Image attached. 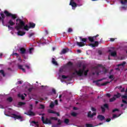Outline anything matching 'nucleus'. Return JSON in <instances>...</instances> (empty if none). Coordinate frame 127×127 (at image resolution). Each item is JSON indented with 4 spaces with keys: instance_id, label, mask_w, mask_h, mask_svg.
<instances>
[{
    "instance_id": "nucleus-1",
    "label": "nucleus",
    "mask_w": 127,
    "mask_h": 127,
    "mask_svg": "<svg viewBox=\"0 0 127 127\" xmlns=\"http://www.w3.org/2000/svg\"><path fill=\"white\" fill-rule=\"evenodd\" d=\"M16 21L17 22L19 21V23L17 24L16 23V26H15V29L18 31L17 35L20 36H23L25 34V32L20 31V29H24V30L28 31L30 28H29V26H28L27 25H25V23L20 19H16Z\"/></svg>"
},
{
    "instance_id": "nucleus-2",
    "label": "nucleus",
    "mask_w": 127,
    "mask_h": 127,
    "mask_svg": "<svg viewBox=\"0 0 127 127\" xmlns=\"http://www.w3.org/2000/svg\"><path fill=\"white\" fill-rule=\"evenodd\" d=\"M85 69H86V66L83 65L82 69L80 68L78 71H75L76 75L79 77H82L83 75L87 76V75H88V72H89V69L85 70Z\"/></svg>"
},
{
    "instance_id": "nucleus-3",
    "label": "nucleus",
    "mask_w": 127,
    "mask_h": 127,
    "mask_svg": "<svg viewBox=\"0 0 127 127\" xmlns=\"http://www.w3.org/2000/svg\"><path fill=\"white\" fill-rule=\"evenodd\" d=\"M3 13L7 17H11L12 18V19H16L17 17L16 14L9 13V12H8L7 10H4Z\"/></svg>"
},
{
    "instance_id": "nucleus-4",
    "label": "nucleus",
    "mask_w": 127,
    "mask_h": 127,
    "mask_svg": "<svg viewBox=\"0 0 127 127\" xmlns=\"http://www.w3.org/2000/svg\"><path fill=\"white\" fill-rule=\"evenodd\" d=\"M106 78H103L102 79H99L96 81H94L93 83H96L97 86H106V85H108V84H109L110 82L106 81L103 83H102L101 85L100 84V83L99 82H101V81H103V80H105Z\"/></svg>"
},
{
    "instance_id": "nucleus-5",
    "label": "nucleus",
    "mask_w": 127,
    "mask_h": 127,
    "mask_svg": "<svg viewBox=\"0 0 127 127\" xmlns=\"http://www.w3.org/2000/svg\"><path fill=\"white\" fill-rule=\"evenodd\" d=\"M42 122H43V124L45 125H51L52 122L51 120H49L48 118H44V117H42Z\"/></svg>"
},
{
    "instance_id": "nucleus-6",
    "label": "nucleus",
    "mask_w": 127,
    "mask_h": 127,
    "mask_svg": "<svg viewBox=\"0 0 127 127\" xmlns=\"http://www.w3.org/2000/svg\"><path fill=\"white\" fill-rule=\"evenodd\" d=\"M12 118H13V119H15V120H19L20 122L23 121V119L22 118V117H21L20 115H17L15 114H12L11 115Z\"/></svg>"
},
{
    "instance_id": "nucleus-7",
    "label": "nucleus",
    "mask_w": 127,
    "mask_h": 127,
    "mask_svg": "<svg viewBox=\"0 0 127 127\" xmlns=\"http://www.w3.org/2000/svg\"><path fill=\"white\" fill-rule=\"evenodd\" d=\"M0 15V22L1 21L2 25H4V18H5V15H4V13L2 12H1Z\"/></svg>"
},
{
    "instance_id": "nucleus-8",
    "label": "nucleus",
    "mask_w": 127,
    "mask_h": 127,
    "mask_svg": "<svg viewBox=\"0 0 127 127\" xmlns=\"http://www.w3.org/2000/svg\"><path fill=\"white\" fill-rule=\"evenodd\" d=\"M8 24H9L7 26V27L9 28V29H12V27L10 26L14 25V24H15V23H14L13 21H12V19H10L8 22Z\"/></svg>"
},
{
    "instance_id": "nucleus-9",
    "label": "nucleus",
    "mask_w": 127,
    "mask_h": 127,
    "mask_svg": "<svg viewBox=\"0 0 127 127\" xmlns=\"http://www.w3.org/2000/svg\"><path fill=\"white\" fill-rule=\"evenodd\" d=\"M105 108L107 109V110H109V104H104L103 105V106L101 107L102 113H105V112H106V109Z\"/></svg>"
},
{
    "instance_id": "nucleus-10",
    "label": "nucleus",
    "mask_w": 127,
    "mask_h": 127,
    "mask_svg": "<svg viewBox=\"0 0 127 127\" xmlns=\"http://www.w3.org/2000/svg\"><path fill=\"white\" fill-rule=\"evenodd\" d=\"M20 53L22 55L23 57H25V56H24V54L26 53V49L24 48H19Z\"/></svg>"
},
{
    "instance_id": "nucleus-11",
    "label": "nucleus",
    "mask_w": 127,
    "mask_h": 127,
    "mask_svg": "<svg viewBox=\"0 0 127 127\" xmlns=\"http://www.w3.org/2000/svg\"><path fill=\"white\" fill-rule=\"evenodd\" d=\"M74 0H70V3H69V5H71L72 7V9H75V8H76V7H77V3L75 2H74V1H73Z\"/></svg>"
},
{
    "instance_id": "nucleus-12",
    "label": "nucleus",
    "mask_w": 127,
    "mask_h": 127,
    "mask_svg": "<svg viewBox=\"0 0 127 127\" xmlns=\"http://www.w3.org/2000/svg\"><path fill=\"white\" fill-rule=\"evenodd\" d=\"M89 46H91V47H98L99 46V42L95 41V43H91L89 44Z\"/></svg>"
},
{
    "instance_id": "nucleus-13",
    "label": "nucleus",
    "mask_w": 127,
    "mask_h": 127,
    "mask_svg": "<svg viewBox=\"0 0 127 127\" xmlns=\"http://www.w3.org/2000/svg\"><path fill=\"white\" fill-rule=\"evenodd\" d=\"M92 112L91 111H89L88 113L87 116L88 118H93L94 116H96L97 115V113L96 112H93L92 114H91Z\"/></svg>"
},
{
    "instance_id": "nucleus-14",
    "label": "nucleus",
    "mask_w": 127,
    "mask_h": 127,
    "mask_svg": "<svg viewBox=\"0 0 127 127\" xmlns=\"http://www.w3.org/2000/svg\"><path fill=\"white\" fill-rule=\"evenodd\" d=\"M76 44L79 47H83V46H85V45H86V43L83 42H76Z\"/></svg>"
},
{
    "instance_id": "nucleus-15",
    "label": "nucleus",
    "mask_w": 127,
    "mask_h": 127,
    "mask_svg": "<svg viewBox=\"0 0 127 127\" xmlns=\"http://www.w3.org/2000/svg\"><path fill=\"white\" fill-rule=\"evenodd\" d=\"M97 118L98 120H99V121H101V122H103V121L105 120V116L101 115H99L97 116Z\"/></svg>"
},
{
    "instance_id": "nucleus-16",
    "label": "nucleus",
    "mask_w": 127,
    "mask_h": 127,
    "mask_svg": "<svg viewBox=\"0 0 127 127\" xmlns=\"http://www.w3.org/2000/svg\"><path fill=\"white\" fill-rule=\"evenodd\" d=\"M25 114L27 116H35V114L31 110H29L27 113H25Z\"/></svg>"
},
{
    "instance_id": "nucleus-17",
    "label": "nucleus",
    "mask_w": 127,
    "mask_h": 127,
    "mask_svg": "<svg viewBox=\"0 0 127 127\" xmlns=\"http://www.w3.org/2000/svg\"><path fill=\"white\" fill-rule=\"evenodd\" d=\"M68 51H69V50L68 49H64L63 50H62V51L60 53V55H62L63 54H66V53H67Z\"/></svg>"
},
{
    "instance_id": "nucleus-18",
    "label": "nucleus",
    "mask_w": 127,
    "mask_h": 127,
    "mask_svg": "<svg viewBox=\"0 0 127 127\" xmlns=\"http://www.w3.org/2000/svg\"><path fill=\"white\" fill-rule=\"evenodd\" d=\"M29 25L30 28H34L35 27V26L36 25V24H35V23H34L33 22H30L29 23Z\"/></svg>"
},
{
    "instance_id": "nucleus-19",
    "label": "nucleus",
    "mask_w": 127,
    "mask_h": 127,
    "mask_svg": "<svg viewBox=\"0 0 127 127\" xmlns=\"http://www.w3.org/2000/svg\"><path fill=\"white\" fill-rule=\"evenodd\" d=\"M0 75L2 76V77H5L6 73H5L4 70L1 69L0 70Z\"/></svg>"
},
{
    "instance_id": "nucleus-20",
    "label": "nucleus",
    "mask_w": 127,
    "mask_h": 127,
    "mask_svg": "<svg viewBox=\"0 0 127 127\" xmlns=\"http://www.w3.org/2000/svg\"><path fill=\"white\" fill-rule=\"evenodd\" d=\"M52 63L53 64H54V65H56V66L58 65V63L56 61H55V59L54 58H52Z\"/></svg>"
},
{
    "instance_id": "nucleus-21",
    "label": "nucleus",
    "mask_w": 127,
    "mask_h": 127,
    "mask_svg": "<svg viewBox=\"0 0 127 127\" xmlns=\"http://www.w3.org/2000/svg\"><path fill=\"white\" fill-rule=\"evenodd\" d=\"M96 37H88V40L90 41V42L93 43L94 42V38H95Z\"/></svg>"
},
{
    "instance_id": "nucleus-22",
    "label": "nucleus",
    "mask_w": 127,
    "mask_h": 127,
    "mask_svg": "<svg viewBox=\"0 0 127 127\" xmlns=\"http://www.w3.org/2000/svg\"><path fill=\"white\" fill-rule=\"evenodd\" d=\"M79 39L82 41L81 42H83V43H86L87 40V38H82L81 37H80Z\"/></svg>"
},
{
    "instance_id": "nucleus-23",
    "label": "nucleus",
    "mask_w": 127,
    "mask_h": 127,
    "mask_svg": "<svg viewBox=\"0 0 127 127\" xmlns=\"http://www.w3.org/2000/svg\"><path fill=\"white\" fill-rule=\"evenodd\" d=\"M32 124H34L35 126H36L35 127H39V125L38 124V122H35V121H32Z\"/></svg>"
},
{
    "instance_id": "nucleus-24",
    "label": "nucleus",
    "mask_w": 127,
    "mask_h": 127,
    "mask_svg": "<svg viewBox=\"0 0 127 127\" xmlns=\"http://www.w3.org/2000/svg\"><path fill=\"white\" fill-rule=\"evenodd\" d=\"M121 93H117V94H115L114 95L115 98H116L117 99H119V98H121Z\"/></svg>"
},
{
    "instance_id": "nucleus-25",
    "label": "nucleus",
    "mask_w": 127,
    "mask_h": 127,
    "mask_svg": "<svg viewBox=\"0 0 127 127\" xmlns=\"http://www.w3.org/2000/svg\"><path fill=\"white\" fill-rule=\"evenodd\" d=\"M110 55H111V56H112L113 57H116V56H117V52H112L111 53Z\"/></svg>"
},
{
    "instance_id": "nucleus-26",
    "label": "nucleus",
    "mask_w": 127,
    "mask_h": 127,
    "mask_svg": "<svg viewBox=\"0 0 127 127\" xmlns=\"http://www.w3.org/2000/svg\"><path fill=\"white\" fill-rule=\"evenodd\" d=\"M70 122V120L68 119H65L64 120V123L65 125H68L69 123Z\"/></svg>"
},
{
    "instance_id": "nucleus-27",
    "label": "nucleus",
    "mask_w": 127,
    "mask_h": 127,
    "mask_svg": "<svg viewBox=\"0 0 127 127\" xmlns=\"http://www.w3.org/2000/svg\"><path fill=\"white\" fill-rule=\"evenodd\" d=\"M6 100L9 103H11V102H12V101L13 100V99H12V97H9L7 98Z\"/></svg>"
},
{
    "instance_id": "nucleus-28",
    "label": "nucleus",
    "mask_w": 127,
    "mask_h": 127,
    "mask_svg": "<svg viewBox=\"0 0 127 127\" xmlns=\"http://www.w3.org/2000/svg\"><path fill=\"white\" fill-rule=\"evenodd\" d=\"M48 113H49V114H56V112H55V111H53L51 109H49L48 110Z\"/></svg>"
},
{
    "instance_id": "nucleus-29",
    "label": "nucleus",
    "mask_w": 127,
    "mask_h": 127,
    "mask_svg": "<svg viewBox=\"0 0 127 127\" xmlns=\"http://www.w3.org/2000/svg\"><path fill=\"white\" fill-rule=\"evenodd\" d=\"M18 97L21 98V100H24L25 99V97L23 95L18 94Z\"/></svg>"
},
{
    "instance_id": "nucleus-30",
    "label": "nucleus",
    "mask_w": 127,
    "mask_h": 127,
    "mask_svg": "<svg viewBox=\"0 0 127 127\" xmlns=\"http://www.w3.org/2000/svg\"><path fill=\"white\" fill-rule=\"evenodd\" d=\"M116 100H117V99L116 98V97H115V96H113V98H111L110 100H109V101L110 102H114V101H116Z\"/></svg>"
},
{
    "instance_id": "nucleus-31",
    "label": "nucleus",
    "mask_w": 127,
    "mask_h": 127,
    "mask_svg": "<svg viewBox=\"0 0 127 127\" xmlns=\"http://www.w3.org/2000/svg\"><path fill=\"white\" fill-rule=\"evenodd\" d=\"M18 106H24L25 102H19L18 104Z\"/></svg>"
},
{
    "instance_id": "nucleus-32",
    "label": "nucleus",
    "mask_w": 127,
    "mask_h": 127,
    "mask_svg": "<svg viewBox=\"0 0 127 127\" xmlns=\"http://www.w3.org/2000/svg\"><path fill=\"white\" fill-rule=\"evenodd\" d=\"M127 64V63L126 62H124L123 63L119 64L118 65V67H120V66H125Z\"/></svg>"
},
{
    "instance_id": "nucleus-33",
    "label": "nucleus",
    "mask_w": 127,
    "mask_h": 127,
    "mask_svg": "<svg viewBox=\"0 0 127 127\" xmlns=\"http://www.w3.org/2000/svg\"><path fill=\"white\" fill-rule=\"evenodd\" d=\"M103 71L104 73H105V74H106V73L108 72V70L107 69H106V67L104 66L103 67Z\"/></svg>"
},
{
    "instance_id": "nucleus-34",
    "label": "nucleus",
    "mask_w": 127,
    "mask_h": 127,
    "mask_svg": "<svg viewBox=\"0 0 127 127\" xmlns=\"http://www.w3.org/2000/svg\"><path fill=\"white\" fill-rule=\"evenodd\" d=\"M121 3H122V4H126V3H127V0H124V1L122 0L121 1Z\"/></svg>"
},
{
    "instance_id": "nucleus-35",
    "label": "nucleus",
    "mask_w": 127,
    "mask_h": 127,
    "mask_svg": "<svg viewBox=\"0 0 127 127\" xmlns=\"http://www.w3.org/2000/svg\"><path fill=\"white\" fill-rule=\"evenodd\" d=\"M109 78L112 80V81H114L115 80V78H114V75H111L109 76Z\"/></svg>"
},
{
    "instance_id": "nucleus-36",
    "label": "nucleus",
    "mask_w": 127,
    "mask_h": 127,
    "mask_svg": "<svg viewBox=\"0 0 127 127\" xmlns=\"http://www.w3.org/2000/svg\"><path fill=\"white\" fill-rule=\"evenodd\" d=\"M86 127H94V126H93V125L90 124H86Z\"/></svg>"
},
{
    "instance_id": "nucleus-37",
    "label": "nucleus",
    "mask_w": 127,
    "mask_h": 127,
    "mask_svg": "<svg viewBox=\"0 0 127 127\" xmlns=\"http://www.w3.org/2000/svg\"><path fill=\"white\" fill-rule=\"evenodd\" d=\"M54 106H55V104H54L53 102H51L50 105V107L52 108H54Z\"/></svg>"
},
{
    "instance_id": "nucleus-38",
    "label": "nucleus",
    "mask_w": 127,
    "mask_h": 127,
    "mask_svg": "<svg viewBox=\"0 0 127 127\" xmlns=\"http://www.w3.org/2000/svg\"><path fill=\"white\" fill-rule=\"evenodd\" d=\"M71 115L72 117H76L77 116V113H75V112H72L71 113Z\"/></svg>"
},
{
    "instance_id": "nucleus-39",
    "label": "nucleus",
    "mask_w": 127,
    "mask_h": 127,
    "mask_svg": "<svg viewBox=\"0 0 127 127\" xmlns=\"http://www.w3.org/2000/svg\"><path fill=\"white\" fill-rule=\"evenodd\" d=\"M22 67V65L18 64V69H20V70H21L23 68Z\"/></svg>"
},
{
    "instance_id": "nucleus-40",
    "label": "nucleus",
    "mask_w": 127,
    "mask_h": 127,
    "mask_svg": "<svg viewBox=\"0 0 127 127\" xmlns=\"http://www.w3.org/2000/svg\"><path fill=\"white\" fill-rule=\"evenodd\" d=\"M72 31H73V29L71 28H69L67 31V32L68 33H70V32H72Z\"/></svg>"
},
{
    "instance_id": "nucleus-41",
    "label": "nucleus",
    "mask_w": 127,
    "mask_h": 127,
    "mask_svg": "<svg viewBox=\"0 0 127 127\" xmlns=\"http://www.w3.org/2000/svg\"><path fill=\"white\" fill-rule=\"evenodd\" d=\"M62 123H61V121L60 120V119H59L58 120V123H57V125L58 126H60V125H61Z\"/></svg>"
},
{
    "instance_id": "nucleus-42",
    "label": "nucleus",
    "mask_w": 127,
    "mask_h": 127,
    "mask_svg": "<svg viewBox=\"0 0 127 127\" xmlns=\"http://www.w3.org/2000/svg\"><path fill=\"white\" fill-rule=\"evenodd\" d=\"M51 120H54V121H58V118L56 117H51Z\"/></svg>"
},
{
    "instance_id": "nucleus-43",
    "label": "nucleus",
    "mask_w": 127,
    "mask_h": 127,
    "mask_svg": "<svg viewBox=\"0 0 127 127\" xmlns=\"http://www.w3.org/2000/svg\"><path fill=\"white\" fill-rule=\"evenodd\" d=\"M34 34H35L34 33H30L29 35V38H30L32 36H33V35H34Z\"/></svg>"
},
{
    "instance_id": "nucleus-44",
    "label": "nucleus",
    "mask_w": 127,
    "mask_h": 127,
    "mask_svg": "<svg viewBox=\"0 0 127 127\" xmlns=\"http://www.w3.org/2000/svg\"><path fill=\"white\" fill-rule=\"evenodd\" d=\"M68 66H72L73 65V63L71 62H69L67 63Z\"/></svg>"
},
{
    "instance_id": "nucleus-45",
    "label": "nucleus",
    "mask_w": 127,
    "mask_h": 127,
    "mask_svg": "<svg viewBox=\"0 0 127 127\" xmlns=\"http://www.w3.org/2000/svg\"><path fill=\"white\" fill-rule=\"evenodd\" d=\"M120 111L119 109L116 108L112 111V113H115V112H119Z\"/></svg>"
},
{
    "instance_id": "nucleus-46",
    "label": "nucleus",
    "mask_w": 127,
    "mask_h": 127,
    "mask_svg": "<svg viewBox=\"0 0 127 127\" xmlns=\"http://www.w3.org/2000/svg\"><path fill=\"white\" fill-rule=\"evenodd\" d=\"M62 78L63 79H67V78H68V76H66L65 75H63L62 76Z\"/></svg>"
},
{
    "instance_id": "nucleus-47",
    "label": "nucleus",
    "mask_w": 127,
    "mask_h": 127,
    "mask_svg": "<svg viewBox=\"0 0 127 127\" xmlns=\"http://www.w3.org/2000/svg\"><path fill=\"white\" fill-rule=\"evenodd\" d=\"M40 106L41 107V109H45V106L44 105L40 104Z\"/></svg>"
},
{
    "instance_id": "nucleus-48",
    "label": "nucleus",
    "mask_w": 127,
    "mask_h": 127,
    "mask_svg": "<svg viewBox=\"0 0 127 127\" xmlns=\"http://www.w3.org/2000/svg\"><path fill=\"white\" fill-rule=\"evenodd\" d=\"M32 50H33V48H31L29 49V53L31 54L32 53Z\"/></svg>"
},
{
    "instance_id": "nucleus-49",
    "label": "nucleus",
    "mask_w": 127,
    "mask_h": 127,
    "mask_svg": "<svg viewBox=\"0 0 127 127\" xmlns=\"http://www.w3.org/2000/svg\"><path fill=\"white\" fill-rule=\"evenodd\" d=\"M91 111H92V112H96L97 109L94 107H91Z\"/></svg>"
},
{
    "instance_id": "nucleus-50",
    "label": "nucleus",
    "mask_w": 127,
    "mask_h": 127,
    "mask_svg": "<svg viewBox=\"0 0 127 127\" xmlns=\"http://www.w3.org/2000/svg\"><path fill=\"white\" fill-rule=\"evenodd\" d=\"M123 88V86H122V85H121V86H117L116 87V89H119V90L120 89H122Z\"/></svg>"
},
{
    "instance_id": "nucleus-51",
    "label": "nucleus",
    "mask_w": 127,
    "mask_h": 127,
    "mask_svg": "<svg viewBox=\"0 0 127 127\" xmlns=\"http://www.w3.org/2000/svg\"><path fill=\"white\" fill-rule=\"evenodd\" d=\"M93 37H95V38H94V40L95 41V40H96L97 37H99V34H97V35H96V36H93Z\"/></svg>"
},
{
    "instance_id": "nucleus-52",
    "label": "nucleus",
    "mask_w": 127,
    "mask_h": 127,
    "mask_svg": "<svg viewBox=\"0 0 127 127\" xmlns=\"http://www.w3.org/2000/svg\"><path fill=\"white\" fill-rule=\"evenodd\" d=\"M119 116H118V115H116V114H114L113 116V119H116V118H118Z\"/></svg>"
},
{
    "instance_id": "nucleus-53",
    "label": "nucleus",
    "mask_w": 127,
    "mask_h": 127,
    "mask_svg": "<svg viewBox=\"0 0 127 127\" xmlns=\"http://www.w3.org/2000/svg\"><path fill=\"white\" fill-rule=\"evenodd\" d=\"M25 67H26V68H27V69H30V66H29V65H28L27 64H25Z\"/></svg>"
},
{
    "instance_id": "nucleus-54",
    "label": "nucleus",
    "mask_w": 127,
    "mask_h": 127,
    "mask_svg": "<svg viewBox=\"0 0 127 127\" xmlns=\"http://www.w3.org/2000/svg\"><path fill=\"white\" fill-rule=\"evenodd\" d=\"M30 111H32V109H33V108H32V107H33V105H32V104H31L30 105Z\"/></svg>"
},
{
    "instance_id": "nucleus-55",
    "label": "nucleus",
    "mask_w": 127,
    "mask_h": 127,
    "mask_svg": "<svg viewBox=\"0 0 127 127\" xmlns=\"http://www.w3.org/2000/svg\"><path fill=\"white\" fill-rule=\"evenodd\" d=\"M52 92L54 94H56V90L55 89H52Z\"/></svg>"
},
{
    "instance_id": "nucleus-56",
    "label": "nucleus",
    "mask_w": 127,
    "mask_h": 127,
    "mask_svg": "<svg viewBox=\"0 0 127 127\" xmlns=\"http://www.w3.org/2000/svg\"><path fill=\"white\" fill-rule=\"evenodd\" d=\"M55 105H58V100H56L55 101Z\"/></svg>"
},
{
    "instance_id": "nucleus-57",
    "label": "nucleus",
    "mask_w": 127,
    "mask_h": 127,
    "mask_svg": "<svg viewBox=\"0 0 127 127\" xmlns=\"http://www.w3.org/2000/svg\"><path fill=\"white\" fill-rule=\"evenodd\" d=\"M122 98H123V99H127V95H123L122 96Z\"/></svg>"
},
{
    "instance_id": "nucleus-58",
    "label": "nucleus",
    "mask_w": 127,
    "mask_h": 127,
    "mask_svg": "<svg viewBox=\"0 0 127 127\" xmlns=\"http://www.w3.org/2000/svg\"><path fill=\"white\" fill-rule=\"evenodd\" d=\"M28 91L30 92H31L32 91V88H28Z\"/></svg>"
},
{
    "instance_id": "nucleus-59",
    "label": "nucleus",
    "mask_w": 127,
    "mask_h": 127,
    "mask_svg": "<svg viewBox=\"0 0 127 127\" xmlns=\"http://www.w3.org/2000/svg\"><path fill=\"white\" fill-rule=\"evenodd\" d=\"M63 71H64L63 67H61V68L60 69V72H63Z\"/></svg>"
},
{
    "instance_id": "nucleus-60",
    "label": "nucleus",
    "mask_w": 127,
    "mask_h": 127,
    "mask_svg": "<svg viewBox=\"0 0 127 127\" xmlns=\"http://www.w3.org/2000/svg\"><path fill=\"white\" fill-rule=\"evenodd\" d=\"M106 122H107V123H109V122H111V119H110V118L107 119L106 120Z\"/></svg>"
},
{
    "instance_id": "nucleus-61",
    "label": "nucleus",
    "mask_w": 127,
    "mask_h": 127,
    "mask_svg": "<svg viewBox=\"0 0 127 127\" xmlns=\"http://www.w3.org/2000/svg\"><path fill=\"white\" fill-rule=\"evenodd\" d=\"M121 93H124V92H125V88H123L121 90Z\"/></svg>"
},
{
    "instance_id": "nucleus-62",
    "label": "nucleus",
    "mask_w": 127,
    "mask_h": 127,
    "mask_svg": "<svg viewBox=\"0 0 127 127\" xmlns=\"http://www.w3.org/2000/svg\"><path fill=\"white\" fill-rule=\"evenodd\" d=\"M98 54L99 55H102V51H98Z\"/></svg>"
},
{
    "instance_id": "nucleus-63",
    "label": "nucleus",
    "mask_w": 127,
    "mask_h": 127,
    "mask_svg": "<svg viewBox=\"0 0 127 127\" xmlns=\"http://www.w3.org/2000/svg\"><path fill=\"white\" fill-rule=\"evenodd\" d=\"M123 103H124V104H127V101L125 100H122Z\"/></svg>"
},
{
    "instance_id": "nucleus-64",
    "label": "nucleus",
    "mask_w": 127,
    "mask_h": 127,
    "mask_svg": "<svg viewBox=\"0 0 127 127\" xmlns=\"http://www.w3.org/2000/svg\"><path fill=\"white\" fill-rule=\"evenodd\" d=\"M107 97H108V98H110V97H111V94H110L109 93H107L106 94Z\"/></svg>"
}]
</instances>
